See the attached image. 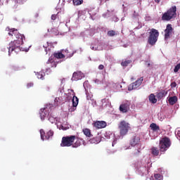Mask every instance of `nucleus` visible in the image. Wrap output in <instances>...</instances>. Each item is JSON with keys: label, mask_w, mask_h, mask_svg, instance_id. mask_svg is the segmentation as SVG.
<instances>
[{"label": "nucleus", "mask_w": 180, "mask_h": 180, "mask_svg": "<svg viewBox=\"0 0 180 180\" xmlns=\"http://www.w3.org/2000/svg\"><path fill=\"white\" fill-rule=\"evenodd\" d=\"M75 141V143H74ZM82 143H84V140H82V139L77 138L75 135L63 136L62 138L60 147H71L72 146L73 148H77L79 147V146H81Z\"/></svg>", "instance_id": "1"}, {"label": "nucleus", "mask_w": 180, "mask_h": 180, "mask_svg": "<svg viewBox=\"0 0 180 180\" xmlns=\"http://www.w3.org/2000/svg\"><path fill=\"white\" fill-rule=\"evenodd\" d=\"M14 41H11L9 44V48H7L8 51V56H11L13 51L16 50H20V46L23 44V40H25V37H21L20 38H15Z\"/></svg>", "instance_id": "2"}, {"label": "nucleus", "mask_w": 180, "mask_h": 180, "mask_svg": "<svg viewBox=\"0 0 180 180\" xmlns=\"http://www.w3.org/2000/svg\"><path fill=\"white\" fill-rule=\"evenodd\" d=\"M175 18H176V6H172L162 14V20L169 22V20H172Z\"/></svg>", "instance_id": "3"}, {"label": "nucleus", "mask_w": 180, "mask_h": 180, "mask_svg": "<svg viewBox=\"0 0 180 180\" xmlns=\"http://www.w3.org/2000/svg\"><path fill=\"white\" fill-rule=\"evenodd\" d=\"M118 129L120 130V135L121 137H124L129 133V130H131V127L129 122L122 120L120 122L118 125Z\"/></svg>", "instance_id": "4"}, {"label": "nucleus", "mask_w": 180, "mask_h": 180, "mask_svg": "<svg viewBox=\"0 0 180 180\" xmlns=\"http://www.w3.org/2000/svg\"><path fill=\"white\" fill-rule=\"evenodd\" d=\"M160 36V32L156 29H151L149 32V36L148 37V43L150 46H155V43L158 41V37Z\"/></svg>", "instance_id": "5"}, {"label": "nucleus", "mask_w": 180, "mask_h": 180, "mask_svg": "<svg viewBox=\"0 0 180 180\" xmlns=\"http://www.w3.org/2000/svg\"><path fill=\"white\" fill-rule=\"evenodd\" d=\"M159 147L160 153H165L171 147V139L167 136L162 138L159 143Z\"/></svg>", "instance_id": "6"}, {"label": "nucleus", "mask_w": 180, "mask_h": 180, "mask_svg": "<svg viewBox=\"0 0 180 180\" xmlns=\"http://www.w3.org/2000/svg\"><path fill=\"white\" fill-rule=\"evenodd\" d=\"M6 31L8 32V36L12 37V39H15L14 37H15V39H18L25 37V35L19 33V31L15 28H10L9 27H7L6 28Z\"/></svg>", "instance_id": "7"}, {"label": "nucleus", "mask_w": 180, "mask_h": 180, "mask_svg": "<svg viewBox=\"0 0 180 180\" xmlns=\"http://www.w3.org/2000/svg\"><path fill=\"white\" fill-rule=\"evenodd\" d=\"M40 134H41V140L44 141V140H49L50 137H53V136H54V132L50 130L46 134L44 132V130L40 129Z\"/></svg>", "instance_id": "8"}, {"label": "nucleus", "mask_w": 180, "mask_h": 180, "mask_svg": "<svg viewBox=\"0 0 180 180\" xmlns=\"http://www.w3.org/2000/svg\"><path fill=\"white\" fill-rule=\"evenodd\" d=\"M130 110V102L125 101L120 105V112L122 113H127Z\"/></svg>", "instance_id": "9"}, {"label": "nucleus", "mask_w": 180, "mask_h": 180, "mask_svg": "<svg viewBox=\"0 0 180 180\" xmlns=\"http://www.w3.org/2000/svg\"><path fill=\"white\" fill-rule=\"evenodd\" d=\"M94 127L96 129H105L108 124H106V122L105 121H96L93 123Z\"/></svg>", "instance_id": "10"}, {"label": "nucleus", "mask_w": 180, "mask_h": 180, "mask_svg": "<svg viewBox=\"0 0 180 180\" xmlns=\"http://www.w3.org/2000/svg\"><path fill=\"white\" fill-rule=\"evenodd\" d=\"M139 143H140V136L139 135L133 136L129 141V144L132 147L137 146Z\"/></svg>", "instance_id": "11"}, {"label": "nucleus", "mask_w": 180, "mask_h": 180, "mask_svg": "<svg viewBox=\"0 0 180 180\" xmlns=\"http://www.w3.org/2000/svg\"><path fill=\"white\" fill-rule=\"evenodd\" d=\"M39 115L41 119L42 120H44L46 116H49V115H50V112H49V108H41Z\"/></svg>", "instance_id": "12"}, {"label": "nucleus", "mask_w": 180, "mask_h": 180, "mask_svg": "<svg viewBox=\"0 0 180 180\" xmlns=\"http://www.w3.org/2000/svg\"><path fill=\"white\" fill-rule=\"evenodd\" d=\"M172 33V25L171 24H168L167 25L166 30H165V38L169 39V36Z\"/></svg>", "instance_id": "13"}, {"label": "nucleus", "mask_w": 180, "mask_h": 180, "mask_svg": "<svg viewBox=\"0 0 180 180\" xmlns=\"http://www.w3.org/2000/svg\"><path fill=\"white\" fill-rule=\"evenodd\" d=\"M82 77H84V74H82L81 71L75 72L72 77V81H78L82 79Z\"/></svg>", "instance_id": "14"}, {"label": "nucleus", "mask_w": 180, "mask_h": 180, "mask_svg": "<svg viewBox=\"0 0 180 180\" xmlns=\"http://www.w3.org/2000/svg\"><path fill=\"white\" fill-rule=\"evenodd\" d=\"M46 54H49V52L51 51V49H53V43L47 41L46 44L43 46Z\"/></svg>", "instance_id": "15"}, {"label": "nucleus", "mask_w": 180, "mask_h": 180, "mask_svg": "<svg viewBox=\"0 0 180 180\" xmlns=\"http://www.w3.org/2000/svg\"><path fill=\"white\" fill-rule=\"evenodd\" d=\"M79 102V99H78V97L77 96H74L72 98V106L73 108H71L70 112H74L75 109H77V106H78V103Z\"/></svg>", "instance_id": "16"}, {"label": "nucleus", "mask_w": 180, "mask_h": 180, "mask_svg": "<svg viewBox=\"0 0 180 180\" xmlns=\"http://www.w3.org/2000/svg\"><path fill=\"white\" fill-rule=\"evenodd\" d=\"M168 102L169 105H175V103L178 102V97L176 96L169 97L168 99Z\"/></svg>", "instance_id": "17"}, {"label": "nucleus", "mask_w": 180, "mask_h": 180, "mask_svg": "<svg viewBox=\"0 0 180 180\" xmlns=\"http://www.w3.org/2000/svg\"><path fill=\"white\" fill-rule=\"evenodd\" d=\"M151 154L153 155H155V157H157L160 154V150L157 147H152L151 148Z\"/></svg>", "instance_id": "18"}, {"label": "nucleus", "mask_w": 180, "mask_h": 180, "mask_svg": "<svg viewBox=\"0 0 180 180\" xmlns=\"http://www.w3.org/2000/svg\"><path fill=\"white\" fill-rule=\"evenodd\" d=\"M167 94V92L165 91V90H162V91L157 94L156 98H158L159 100L162 99V98H164Z\"/></svg>", "instance_id": "19"}, {"label": "nucleus", "mask_w": 180, "mask_h": 180, "mask_svg": "<svg viewBox=\"0 0 180 180\" xmlns=\"http://www.w3.org/2000/svg\"><path fill=\"white\" fill-rule=\"evenodd\" d=\"M82 131L86 137H91L92 136L91 134V129L88 128L83 129Z\"/></svg>", "instance_id": "20"}, {"label": "nucleus", "mask_w": 180, "mask_h": 180, "mask_svg": "<svg viewBox=\"0 0 180 180\" xmlns=\"http://www.w3.org/2000/svg\"><path fill=\"white\" fill-rule=\"evenodd\" d=\"M90 143H91V144H98L101 143V138L99 136H96L90 140Z\"/></svg>", "instance_id": "21"}, {"label": "nucleus", "mask_w": 180, "mask_h": 180, "mask_svg": "<svg viewBox=\"0 0 180 180\" xmlns=\"http://www.w3.org/2000/svg\"><path fill=\"white\" fill-rule=\"evenodd\" d=\"M139 86L136 82L129 84V87H128V91H133V89H137V88H139Z\"/></svg>", "instance_id": "22"}, {"label": "nucleus", "mask_w": 180, "mask_h": 180, "mask_svg": "<svg viewBox=\"0 0 180 180\" xmlns=\"http://www.w3.org/2000/svg\"><path fill=\"white\" fill-rule=\"evenodd\" d=\"M150 127L153 130V131H158V130H160V127L155 123H152Z\"/></svg>", "instance_id": "23"}, {"label": "nucleus", "mask_w": 180, "mask_h": 180, "mask_svg": "<svg viewBox=\"0 0 180 180\" xmlns=\"http://www.w3.org/2000/svg\"><path fill=\"white\" fill-rule=\"evenodd\" d=\"M149 101L151 103H155L157 102V99L155 98V95H154V94H151L149 96Z\"/></svg>", "instance_id": "24"}, {"label": "nucleus", "mask_w": 180, "mask_h": 180, "mask_svg": "<svg viewBox=\"0 0 180 180\" xmlns=\"http://www.w3.org/2000/svg\"><path fill=\"white\" fill-rule=\"evenodd\" d=\"M132 157H139L140 155V148L134 149L131 153Z\"/></svg>", "instance_id": "25"}, {"label": "nucleus", "mask_w": 180, "mask_h": 180, "mask_svg": "<svg viewBox=\"0 0 180 180\" xmlns=\"http://www.w3.org/2000/svg\"><path fill=\"white\" fill-rule=\"evenodd\" d=\"M53 57H55L56 58H64V54H63V53L61 52H58L56 53L53 54Z\"/></svg>", "instance_id": "26"}, {"label": "nucleus", "mask_w": 180, "mask_h": 180, "mask_svg": "<svg viewBox=\"0 0 180 180\" xmlns=\"http://www.w3.org/2000/svg\"><path fill=\"white\" fill-rule=\"evenodd\" d=\"M129 64H131V60H124V61H122L121 63V65L122 67H127V65H129Z\"/></svg>", "instance_id": "27"}, {"label": "nucleus", "mask_w": 180, "mask_h": 180, "mask_svg": "<svg viewBox=\"0 0 180 180\" xmlns=\"http://www.w3.org/2000/svg\"><path fill=\"white\" fill-rule=\"evenodd\" d=\"M72 1H73V5H75V6L82 5V2H84V0H72Z\"/></svg>", "instance_id": "28"}, {"label": "nucleus", "mask_w": 180, "mask_h": 180, "mask_svg": "<svg viewBox=\"0 0 180 180\" xmlns=\"http://www.w3.org/2000/svg\"><path fill=\"white\" fill-rule=\"evenodd\" d=\"M107 34L110 37H113V36L116 35V32H115V30H110L108 32Z\"/></svg>", "instance_id": "29"}, {"label": "nucleus", "mask_w": 180, "mask_h": 180, "mask_svg": "<svg viewBox=\"0 0 180 180\" xmlns=\"http://www.w3.org/2000/svg\"><path fill=\"white\" fill-rule=\"evenodd\" d=\"M154 179L153 180H162V175L160 174H155L154 175Z\"/></svg>", "instance_id": "30"}, {"label": "nucleus", "mask_w": 180, "mask_h": 180, "mask_svg": "<svg viewBox=\"0 0 180 180\" xmlns=\"http://www.w3.org/2000/svg\"><path fill=\"white\" fill-rule=\"evenodd\" d=\"M143 77H140L138 80L135 82V83H136L140 86V85L143 84Z\"/></svg>", "instance_id": "31"}, {"label": "nucleus", "mask_w": 180, "mask_h": 180, "mask_svg": "<svg viewBox=\"0 0 180 180\" xmlns=\"http://www.w3.org/2000/svg\"><path fill=\"white\" fill-rule=\"evenodd\" d=\"M49 120L51 123H56L57 122V119H56L54 117H49Z\"/></svg>", "instance_id": "32"}, {"label": "nucleus", "mask_w": 180, "mask_h": 180, "mask_svg": "<svg viewBox=\"0 0 180 180\" xmlns=\"http://www.w3.org/2000/svg\"><path fill=\"white\" fill-rule=\"evenodd\" d=\"M57 18H58V15L57 14H53V15H51V19L52 20H56V19H57Z\"/></svg>", "instance_id": "33"}, {"label": "nucleus", "mask_w": 180, "mask_h": 180, "mask_svg": "<svg viewBox=\"0 0 180 180\" xmlns=\"http://www.w3.org/2000/svg\"><path fill=\"white\" fill-rule=\"evenodd\" d=\"M171 87L172 88H176V82H173L171 83Z\"/></svg>", "instance_id": "34"}, {"label": "nucleus", "mask_w": 180, "mask_h": 180, "mask_svg": "<svg viewBox=\"0 0 180 180\" xmlns=\"http://www.w3.org/2000/svg\"><path fill=\"white\" fill-rule=\"evenodd\" d=\"M27 88H32V86H33V83H28L27 84Z\"/></svg>", "instance_id": "35"}, {"label": "nucleus", "mask_w": 180, "mask_h": 180, "mask_svg": "<svg viewBox=\"0 0 180 180\" xmlns=\"http://www.w3.org/2000/svg\"><path fill=\"white\" fill-rule=\"evenodd\" d=\"M103 68H105V66H103V65H100L98 66V70H103Z\"/></svg>", "instance_id": "36"}, {"label": "nucleus", "mask_w": 180, "mask_h": 180, "mask_svg": "<svg viewBox=\"0 0 180 180\" xmlns=\"http://www.w3.org/2000/svg\"><path fill=\"white\" fill-rule=\"evenodd\" d=\"M38 78H39L40 79H44L43 75H38Z\"/></svg>", "instance_id": "37"}, {"label": "nucleus", "mask_w": 180, "mask_h": 180, "mask_svg": "<svg viewBox=\"0 0 180 180\" xmlns=\"http://www.w3.org/2000/svg\"><path fill=\"white\" fill-rule=\"evenodd\" d=\"M156 4H160L161 2V0H154Z\"/></svg>", "instance_id": "38"}, {"label": "nucleus", "mask_w": 180, "mask_h": 180, "mask_svg": "<svg viewBox=\"0 0 180 180\" xmlns=\"http://www.w3.org/2000/svg\"><path fill=\"white\" fill-rule=\"evenodd\" d=\"M18 2H26V0H17Z\"/></svg>", "instance_id": "39"}, {"label": "nucleus", "mask_w": 180, "mask_h": 180, "mask_svg": "<svg viewBox=\"0 0 180 180\" xmlns=\"http://www.w3.org/2000/svg\"><path fill=\"white\" fill-rule=\"evenodd\" d=\"M177 137H179V138H180V131H177Z\"/></svg>", "instance_id": "40"}, {"label": "nucleus", "mask_w": 180, "mask_h": 180, "mask_svg": "<svg viewBox=\"0 0 180 180\" xmlns=\"http://www.w3.org/2000/svg\"><path fill=\"white\" fill-rule=\"evenodd\" d=\"M58 99H60V98H55V102H58Z\"/></svg>", "instance_id": "41"}, {"label": "nucleus", "mask_w": 180, "mask_h": 180, "mask_svg": "<svg viewBox=\"0 0 180 180\" xmlns=\"http://www.w3.org/2000/svg\"><path fill=\"white\" fill-rule=\"evenodd\" d=\"M150 63H148V67H150Z\"/></svg>", "instance_id": "42"}, {"label": "nucleus", "mask_w": 180, "mask_h": 180, "mask_svg": "<svg viewBox=\"0 0 180 180\" xmlns=\"http://www.w3.org/2000/svg\"><path fill=\"white\" fill-rule=\"evenodd\" d=\"M49 89H50V87H47V91H49Z\"/></svg>", "instance_id": "43"}, {"label": "nucleus", "mask_w": 180, "mask_h": 180, "mask_svg": "<svg viewBox=\"0 0 180 180\" xmlns=\"http://www.w3.org/2000/svg\"><path fill=\"white\" fill-rule=\"evenodd\" d=\"M92 50H95V48L93 47V48H92Z\"/></svg>", "instance_id": "44"}, {"label": "nucleus", "mask_w": 180, "mask_h": 180, "mask_svg": "<svg viewBox=\"0 0 180 180\" xmlns=\"http://www.w3.org/2000/svg\"><path fill=\"white\" fill-rule=\"evenodd\" d=\"M56 105H58V103H57Z\"/></svg>", "instance_id": "45"}, {"label": "nucleus", "mask_w": 180, "mask_h": 180, "mask_svg": "<svg viewBox=\"0 0 180 180\" xmlns=\"http://www.w3.org/2000/svg\"><path fill=\"white\" fill-rule=\"evenodd\" d=\"M105 1H109V0H105Z\"/></svg>", "instance_id": "46"}]
</instances>
